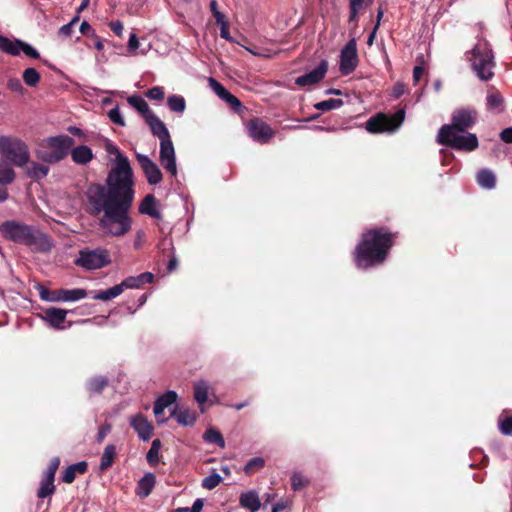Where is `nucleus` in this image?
I'll return each mask as SVG.
<instances>
[{"label": "nucleus", "instance_id": "nucleus-1", "mask_svg": "<svg viewBox=\"0 0 512 512\" xmlns=\"http://www.w3.org/2000/svg\"><path fill=\"white\" fill-rule=\"evenodd\" d=\"M106 151L115 155V166L108 173L107 187L99 183L88 185L85 191L86 211L94 217L103 214L99 219L102 231L120 237L131 230L133 222L129 215L135 195L133 170L117 146L109 143Z\"/></svg>", "mask_w": 512, "mask_h": 512}, {"label": "nucleus", "instance_id": "nucleus-2", "mask_svg": "<svg viewBox=\"0 0 512 512\" xmlns=\"http://www.w3.org/2000/svg\"><path fill=\"white\" fill-rule=\"evenodd\" d=\"M399 233L391 231L387 226L366 229L352 252L355 266L367 270L382 265L395 245Z\"/></svg>", "mask_w": 512, "mask_h": 512}, {"label": "nucleus", "instance_id": "nucleus-3", "mask_svg": "<svg viewBox=\"0 0 512 512\" xmlns=\"http://www.w3.org/2000/svg\"><path fill=\"white\" fill-rule=\"evenodd\" d=\"M1 235L14 243L27 246L33 252L46 253L52 249L53 242L49 235L38 227L15 220H8L0 225Z\"/></svg>", "mask_w": 512, "mask_h": 512}, {"label": "nucleus", "instance_id": "nucleus-4", "mask_svg": "<svg viewBox=\"0 0 512 512\" xmlns=\"http://www.w3.org/2000/svg\"><path fill=\"white\" fill-rule=\"evenodd\" d=\"M74 144V139L68 135L48 137L39 144L36 156L45 163H59L67 157Z\"/></svg>", "mask_w": 512, "mask_h": 512}, {"label": "nucleus", "instance_id": "nucleus-5", "mask_svg": "<svg viewBox=\"0 0 512 512\" xmlns=\"http://www.w3.org/2000/svg\"><path fill=\"white\" fill-rule=\"evenodd\" d=\"M471 57V68L482 81H489L494 77L495 67L494 55L490 44L487 41L476 44L469 52Z\"/></svg>", "mask_w": 512, "mask_h": 512}, {"label": "nucleus", "instance_id": "nucleus-6", "mask_svg": "<svg viewBox=\"0 0 512 512\" xmlns=\"http://www.w3.org/2000/svg\"><path fill=\"white\" fill-rule=\"evenodd\" d=\"M405 119V110L399 109L392 115L385 113H377L371 116L365 124V128L368 132L376 134L383 132H393L397 130Z\"/></svg>", "mask_w": 512, "mask_h": 512}, {"label": "nucleus", "instance_id": "nucleus-7", "mask_svg": "<svg viewBox=\"0 0 512 512\" xmlns=\"http://www.w3.org/2000/svg\"><path fill=\"white\" fill-rule=\"evenodd\" d=\"M0 153L19 167H23L29 162L28 147L19 139L2 136L0 138Z\"/></svg>", "mask_w": 512, "mask_h": 512}, {"label": "nucleus", "instance_id": "nucleus-8", "mask_svg": "<svg viewBox=\"0 0 512 512\" xmlns=\"http://www.w3.org/2000/svg\"><path fill=\"white\" fill-rule=\"evenodd\" d=\"M462 132L450 131L449 133L442 134L438 131L437 142L440 145L450 147L455 150L461 151H474L478 148V138L473 133L461 134Z\"/></svg>", "mask_w": 512, "mask_h": 512}, {"label": "nucleus", "instance_id": "nucleus-9", "mask_svg": "<svg viewBox=\"0 0 512 512\" xmlns=\"http://www.w3.org/2000/svg\"><path fill=\"white\" fill-rule=\"evenodd\" d=\"M111 262L110 254L107 249L85 248L79 251L78 258L74 261L75 265L86 270H96L109 265Z\"/></svg>", "mask_w": 512, "mask_h": 512}, {"label": "nucleus", "instance_id": "nucleus-10", "mask_svg": "<svg viewBox=\"0 0 512 512\" xmlns=\"http://www.w3.org/2000/svg\"><path fill=\"white\" fill-rule=\"evenodd\" d=\"M478 113L474 108H460L453 112L450 124H444L439 131L442 134L450 131L466 132L472 128L477 121Z\"/></svg>", "mask_w": 512, "mask_h": 512}, {"label": "nucleus", "instance_id": "nucleus-11", "mask_svg": "<svg viewBox=\"0 0 512 512\" xmlns=\"http://www.w3.org/2000/svg\"><path fill=\"white\" fill-rule=\"evenodd\" d=\"M248 135L260 144L268 143L275 135L271 126L261 118L254 117L246 123Z\"/></svg>", "mask_w": 512, "mask_h": 512}, {"label": "nucleus", "instance_id": "nucleus-12", "mask_svg": "<svg viewBox=\"0 0 512 512\" xmlns=\"http://www.w3.org/2000/svg\"><path fill=\"white\" fill-rule=\"evenodd\" d=\"M358 65V54L356 40L348 41L340 53L339 71L343 76L351 74Z\"/></svg>", "mask_w": 512, "mask_h": 512}, {"label": "nucleus", "instance_id": "nucleus-13", "mask_svg": "<svg viewBox=\"0 0 512 512\" xmlns=\"http://www.w3.org/2000/svg\"><path fill=\"white\" fill-rule=\"evenodd\" d=\"M0 49L10 55L17 56L20 51H23L25 55L33 59H39V52L26 42L21 40H11L3 35H0Z\"/></svg>", "mask_w": 512, "mask_h": 512}, {"label": "nucleus", "instance_id": "nucleus-14", "mask_svg": "<svg viewBox=\"0 0 512 512\" xmlns=\"http://www.w3.org/2000/svg\"><path fill=\"white\" fill-rule=\"evenodd\" d=\"M160 163L172 176L177 175L175 150L171 138L160 142Z\"/></svg>", "mask_w": 512, "mask_h": 512}, {"label": "nucleus", "instance_id": "nucleus-15", "mask_svg": "<svg viewBox=\"0 0 512 512\" xmlns=\"http://www.w3.org/2000/svg\"><path fill=\"white\" fill-rule=\"evenodd\" d=\"M136 159L150 185H157L162 181L163 175L160 168L148 156L137 153Z\"/></svg>", "mask_w": 512, "mask_h": 512}, {"label": "nucleus", "instance_id": "nucleus-16", "mask_svg": "<svg viewBox=\"0 0 512 512\" xmlns=\"http://www.w3.org/2000/svg\"><path fill=\"white\" fill-rule=\"evenodd\" d=\"M327 71L328 62L326 60H322L314 70L297 77L295 79V84L301 87L315 85L324 79Z\"/></svg>", "mask_w": 512, "mask_h": 512}, {"label": "nucleus", "instance_id": "nucleus-17", "mask_svg": "<svg viewBox=\"0 0 512 512\" xmlns=\"http://www.w3.org/2000/svg\"><path fill=\"white\" fill-rule=\"evenodd\" d=\"M209 86L211 89L216 93V95L224 100L226 103H228L232 110L235 112H240L244 106L242 105L241 101L231 94L220 82H218L216 79L210 77L209 78Z\"/></svg>", "mask_w": 512, "mask_h": 512}, {"label": "nucleus", "instance_id": "nucleus-18", "mask_svg": "<svg viewBox=\"0 0 512 512\" xmlns=\"http://www.w3.org/2000/svg\"><path fill=\"white\" fill-rule=\"evenodd\" d=\"M130 425L134 428L139 438L147 441L152 437L153 425L143 414H137L130 418Z\"/></svg>", "mask_w": 512, "mask_h": 512}, {"label": "nucleus", "instance_id": "nucleus-19", "mask_svg": "<svg viewBox=\"0 0 512 512\" xmlns=\"http://www.w3.org/2000/svg\"><path fill=\"white\" fill-rule=\"evenodd\" d=\"M486 108L488 111H492L497 114L502 113L504 111V97L494 85H489L487 87Z\"/></svg>", "mask_w": 512, "mask_h": 512}, {"label": "nucleus", "instance_id": "nucleus-20", "mask_svg": "<svg viewBox=\"0 0 512 512\" xmlns=\"http://www.w3.org/2000/svg\"><path fill=\"white\" fill-rule=\"evenodd\" d=\"M68 311L51 307L43 310L42 318L54 329H63Z\"/></svg>", "mask_w": 512, "mask_h": 512}, {"label": "nucleus", "instance_id": "nucleus-21", "mask_svg": "<svg viewBox=\"0 0 512 512\" xmlns=\"http://www.w3.org/2000/svg\"><path fill=\"white\" fill-rule=\"evenodd\" d=\"M177 393L175 391L169 390L165 392L163 395L157 398L154 403L153 412L158 419V422H165L166 419H160V415L163 414L164 409L171 406L177 400Z\"/></svg>", "mask_w": 512, "mask_h": 512}, {"label": "nucleus", "instance_id": "nucleus-22", "mask_svg": "<svg viewBox=\"0 0 512 512\" xmlns=\"http://www.w3.org/2000/svg\"><path fill=\"white\" fill-rule=\"evenodd\" d=\"M145 121L152 134L158 137L160 142L171 138L165 124L154 113L147 115Z\"/></svg>", "mask_w": 512, "mask_h": 512}, {"label": "nucleus", "instance_id": "nucleus-23", "mask_svg": "<svg viewBox=\"0 0 512 512\" xmlns=\"http://www.w3.org/2000/svg\"><path fill=\"white\" fill-rule=\"evenodd\" d=\"M87 296V291L82 288L59 289L53 291L52 301H77Z\"/></svg>", "mask_w": 512, "mask_h": 512}, {"label": "nucleus", "instance_id": "nucleus-24", "mask_svg": "<svg viewBox=\"0 0 512 512\" xmlns=\"http://www.w3.org/2000/svg\"><path fill=\"white\" fill-rule=\"evenodd\" d=\"M69 154L71 155L72 161L77 165H86L94 158L92 149L86 145L72 147Z\"/></svg>", "mask_w": 512, "mask_h": 512}, {"label": "nucleus", "instance_id": "nucleus-25", "mask_svg": "<svg viewBox=\"0 0 512 512\" xmlns=\"http://www.w3.org/2000/svg\"><path fill=\"white\" fill-rule=\"evenodd\" d=\"M154 275L151 272H144L137 276H130L125 278L120 284L123 291L125 289H139L146 283H152Z\"/></svg>", "mask_w": 512, "mask_h": 512}, {"label": "nucleus", "instance_id": "nucleus-26", "mask_svg": "<svg viewBox=\"0 0 512 512\" xmlns=\"http://www.w3.org/2000/svg\"><path fill=\"white\" fill-rule=\"evenodd\" d=\"M138 211L140 214L148 215L152 218L160 219L161 213L157 209V199L153 194H147L141 201Z\"/></svg>", "mask_w": 512, "mask_h": 512}, {"label": "nucleus", "instance_id": "nucleus-27", "mask_svg": "<svg viewBox=\"0 0 512 512\" xmlns=\"http://www.w3.org/2000/svg\"><path fill=\"white\" fill-rule=\"evenodd\" d=\"M170 416L175 418L178 424L182 426H193L197 420L195 412L188 408H178L177 406L171 411Z\"/></svg>", "mask_w": 512, "mask_h": 512}, {"label": "nucleus", "instance_id": "nucleus-28", "mask_svg": "<svg viewBox=\"0 0 512 512\" xmlns=\"http://www.w3.org/2000/svg\"><path fill=\"white\" fill-rule=\"evenodd\" d=\"M88 470V464L86 461H80L78 463L68 466L62 475V481L71 484L76 478V474H85Z\"/></svg>", "mask_w": 512, "mask_h": 512}, {"label": "nucleus", "instance_id": "nucleus-29", "mask_svg": "<svg viewBox=\"0 0 512 512\" xmlns=\"http://www.w3.org/2000/svg\"><path fill=\"white\" fill-rule=\"evenodd\" d=\"M156 478L152 473L145 474L138 482L136 488V494L140 498H146L149 496L155 486Z\"/></svg>", "mask_w": 512, "mask_h": 512}, {"label": "nucleus", "instance_id": "nucleus-30", "mask_svg": "<svg viewBox=\"0 0 512 512\" xmlns=\"http://www.w3.org/2000/svg\"><path fill=\"white\" fill-rule=\"evenodd\" d=\"M109 386L106 376H95L87 380L86 389L90 395H100Z\"/></svg>", "mask_w": 512, "mask_h": 512}, {"label": "nucleus", "instance_id": "nucleus-31", "mask_svg": "<svg viewBox=\"0 0 512 512\" xmlns=\"http://www.w3.org/2000/svg\"><path fill=\"white\" fill-rule=\"evenodd\" d=\"M240 505L250 510L251 512H256L259 510L261 503L256 491H248L242 493L239 498Z\"/></svg>", "mask_w": 512, "mask_h": 512}, {"label": "nucleus", "instance_id": "nucleus-32", "mask_svg": "<svg viewBox=\"0 0 512 512\" xmlns=\"http://www.w3.org/2000/svg\"><path fill=\"white\" fill-rule=\"evenodd\" d=\"M477 183L485 189H493L496 186V177L489 169H481L478 171Z\"/></svg>", "mask_w": 512, "mask_h": 512}, {"label": "nucleus", "instance_id": "nucleus-33", "mask_svg": "<svg viewBox=\"0 0 512 512\" xmlns=\"http://www.w3.org/2000/svg\"><path fill=\"white\" fill-rule=\"evenodd\" d=\"M116 457V447L113 444H109L105 447L103 454L101 456L100 461V470L106 471L109 469L115 460Z\"/></svg>", "mask_w": 512, "mask_h": 512}, {"label": "nucleus", "instance_id": "nucleus-34", "mask_svg": "<svg viewBox=\"0 0 512 512\" xmlns=\"http://www.w3.org/2000/svg\"><path fill=\"white\" fill-rule=\"evenodd\" d=\"M54 478L43 476L40 487L37 491V496L41 499H44L48 496H51L55 493L56 487L54 485Z\"/></svg>", "mask_w": 512, "mask_h": 512}, {"label": "nucleus", "instance_id": "nucleus-35", "mask_svg": "<svg viewBox=\"0 0 512 512\" xmlns=\"http://www.w3.org/2000/svg\"><path fill=\"white\" fill-rule=\"evenodd\" d=\"M194 398L199 404L200 410L204 412V404L208 399V386L205 382L201 381L194 386Z\"/></svg>", "mask_w": 512, "mask_h": 512}, {"label": "nucleus", "instance_id": "nucleus-36", "mask_svg": "<svg viewBox=\"0 0 512 512\" xmlns=\"http://www.w3.org/2000/svg\"><path fill=\"white\" fill-rule=\"evenodd\" d=\"M127 101L132 107H134L139 113L143 115L144 119H146L147 115L153 114L150 111L147 102L141 96L132 95L128 97Z\"/></svg>", "mask_w": 512, "mask_h": 512}, {"label": "nucleus", "instance_id": "nucleus-37", "mask_svg": "<svg viewBox=\"0 0 512 512\" xmlns=\"http://www.w3.org/2000/svg\"><path fill=\"white\" fill-rule=\"evenodd\" d=\"M203 439L206 442L215 444L221 448L225 447V440H224L222 434L220 433V431H218L217 429H215L213 427L208 428L204 432Z\"/></svg>", "mask_w": 512, "mask_h": 512}, {"label": "nucleus", "instance_id": "nucleus-38", "mask_svg": "<svg viewBox=\"0 0 512 512\" xmlns=\"http://www.w3.org/2000/svg\"><path fill=\"white\" fill-rule=\"evenodd\" d=\"M122 293H123L122 286H121V284H118V285H115L107 290H102V291L97 292L93 296V299L101 300V301H108V300H111V299L119 296Z\"/></svg>", "mask_w": 512, "mask_h": 512}, {"label": "nucleus", "instance_id": "nucleus-39", "mask_svg": "<svg viewBox=\"0 0 512 512\" xmlns=\"http://www.w3.org/2000/svg\"><path fill=\"white\" fill-rule=\"evenodd\" d=\"M48 172V166L36 162H31V165L27 170L28 176L34 180H39L41 178L46 177Z\"/></svg>", "mask_w": 512, "mask_h": 512}, {"label": "nucleus", "instance_id": "nucleus-40", "mask_svg": "<svg viewBox=\"0 0 512 512\" xmlns=\"http://www.w3.org/2000/svg\"><path fill=\"white\" fill-rule=\"evenodd\" d=\"M265 466V459L262 457L251 458L244 466V473L248 476L255 474Z\"/></svg>", "mask_w": 512, "mask_h": 512}, {"label": "nucleus", "instance_id": "nucleus-41", "mask_svg": "<svg viewBox=\"0 0 512 512\" xmlns=\"http://www.w3.org/2000/svg\"><path fill=\"white\" fill-rule=\"evenodd\" d=\"M24 83L29 87H36L41 79L39 72L35 68H27L22 75Z\"/></svg>", "mask_w": 512, "mask_h": 512}, {"label": "nucleus", "instance_id": "nucleus-42", "mask_svg": "<svg viewBox=\"0 0 512 512\" xmlns=\"http://www.w3.org/2000/svg\"><path fill=\"white\" fill-rule=\"evenodd\" d=\"M168 107L171 111L182 113L186 108L185 99L179 95L169 96L167 99Z\"/></svg>", "mask_w": 512, "mask_h": 512}, {"label": "nucleus", "instance_id": "nucleus-43", "mask_svg": "<svg viewBox=\"0 0 512 512\" xmlns=\"http://www.w3.org/2000/svg\"><path fill=\"white\" fill-rule=\"evenodd\" d=\"M344 104L343 100L330 98L321 102H318L314 105L315 109L320 111H330L336 108L341 107Z\"/></svg>", "mask_w": 512, "mask_h": 512}, {"label": "nucleus", "instance_id": "nucleus-44", "mask_svg": "<svg viewBox=\"0 0 512 512\" xmlns=\"http://www.w3.org/2000/svg\"><path fill=\"white\" fill-rule=\"evenodd\" d=\"M291 488L294 491H300L309 485L310 481L300 472H294L291 476Z\"/></svg>", "mask_w": 512, "mask_h": 512}, {"label": "nucleus", "instance_id": "nucleus-45", "mask_svg": "<svg viewBox=\"0 0 512 512\" xmlns=\"http://www.w3.org/2000/svg\"><path fill=\"white\" fill-rule=\"evenodd\" d=\"M221 481L222 477L218 473L214 472L203 479L202 486L205 489L212 490L217 487Z\"/></svg>", "mask_w": 512, "mask_h": 512}, {"label": "nucleus", "instance_id": "nucleus-46", "mask_svg": "<svg viewBox=\"0 0 512 512\" xmlns=\"http://www.w3.org/2000/svg\"><path fill=\"white\" fill-rule=\"evenodd\" d=\"M365 0H349V22H356L358 13L363 6Z\"/></svg>", "mask_w": 512, "mask_h": 512}, {"label": "nucleus", "instance_id": "nucleus-47", "mask_svg": "<svg viewBox=\"0 0 512 512\" xmlns=\"http://www.w3.org/2000/svg\"><path fill=\"white\" fill-rule=\"evenodd\" d=\"M15 179V172L11 167L1 166L0 167V183L10 184Z\"/></svg>", "mask_w": 512, "mask_h": 512}, {"label": "nucleus", "instance_id": "nucleus-48", "mask_svg": "<svg viewBox=\"0 0 512 512\" xmlns=\"http://www.w3.org/2000/svg\"><path fill=\"white\" fill-rule=\"evenodd\" d=\"M499 430L504 435L512 434V415L499 420Z\"/></svg>", "mask_w": 512, "mask_h": 512}, {"label": "nucleus", "instance_id": "nucleus-49", "mask_svg": "<svg viewBox=\"0 0 512 512\" xmlns=\"http://www.w3.org/2000/svg\"><path fill=\"white\" fill-rule=\"evenodd\" d=\"M60 465V458L54 457L50 460L47 470L44 473V476L51 477L55 479L56 472Z\"/></svg>", "mask_w": 512, "mask_h": 512}, {"label": "nucleus", "instance_id": "nucleus-50", "mask_svg": "<svg viewBox=\"0 0 512 512\" xmlns=\"http://www.w3.org/2000/svg\"><path fill=\"white\" fill-rule=\"evenodd\" d=\"M146 96L151 100H163L164 99V89L160 86H155L149 89L146 93Z\"/></svg>", "mask_w": 512, "mask_h": 512}, {"label": "nucleus", "instance_id": "nucleus-51", "mask_svg": "<svg viewBox=\"0 0 512 512\" xmlns=\"http://www.w3.org/2000/svg\"><path fill=\"white\" fill-rule=\"evenodd\" d=\"M108 116L113 123H115L119 126H122V127L125 126V121H124L123 117L121 116V113H120V110L118 107L111 109L108 113Z\"/></svg>", "mask_w": 512, "mask_h": 512}, {"label": "nucleus", "instance_id": "nucleus-52", "mask_svg": "<svg viewBox=\"0 0 512 512\" xmlns=\"http://www.w3.org/2000/svg\"><path fill=\"white\" fill-rule=\"evenodd\" d=\"M112 425L108 422H105L100 426L99 431L96 436V440L101 443L105 437L111 432Z\"/></svg>", "mask_w": 512, "mask_h": 512}, {"label": "nucleus", "instance_id": "nucleus-53", "mask_svg": "<svg viewBox=\"0 0 512 512\" xmlns=\"http://www.w3.org/2000/svg\"><path fill=\"white\" fill-rule=\"evenodd\" d=\"M7 87L12 92L23 93V86L18 78H10L7 82Z\"/></svg>", "mask_w": 512, "mask_h": 512}, {"label": "nucleus", "instance_id": "nucleus-54", "mask_svg": "<svg viewBox=\"0 0 512 512\" xmlns=\"http://www.w3.org/2000/svg\"><path fill=\"white\" fill-rule=\"evenodd\" d=\"M146 459H147V462L151 466L157 465L158 462H159V451L153 450V449H149V451H148V453L146 455Z\"/></svg>", "mask_w": 512, "mask_h": 512}, {"label": "nucleus", "instance_id": "nucleus-55", "mask_svg": "<svg viewBox=\"0 0 512 512\" xmlns=\"http://www.w3.org/2000/svg\"><path fill=\"white\" fill-rule=\"evenodd\" d=\"M292 502L289 500H280L272 507V512H281L291 506Z\"/></svg>", "mask_w": 512, "mask_h": 512}, {"label": "nucleus", "instance_id": "nucleus-56", "mask_svg": "<svg viewBox=\"0 0 512 512\" xmlns=\"http://www.w3.org/2000/svg\"><path fill=\"white\" fill-rule=\"evenodd\" d=\"M73 28L72 24L67 23L59 29L58 35L64 38L70 37L72 35Z\"/></svg>", "mask_w": 512, "mask_h": 512}, {"label": "nucleus", "instance_id": "nucleus-57", "mask_svg": "<svg viewBox=\"0 0 512 512\" xmlns=\"http://www.w3.org/2000/svg\"><path fill=\"white\" fill-rule=\"evenodd\" d=\"M79 30H80L81 34H83L85 36H89V35L95 36L92 26L86 21H83L81 23Z\"/></svg>", "mask_w": 512, "mask_h": 512}, {"label": "nucleus", "instance_id": "nucleus-58", "mask_svg": "<svg viewBox=\"0 0 512 512\" xmlns=\"http://www.w3.org/2000/svg\"><path fill=\"white\" fill-rule=\"evenodd\" d=\"M500 139L505 143H512V127L502 130L500 133Z\"/></svg>", "mask_w": 512, "mask_h": 512}, {"label": "nucleus", "instance_id": "nucleus-59", "mask_svg": "<svg viewBox=\"0 0 512 512\" xmlns=\"http://www.w3.org/2000/svg\"><path fill=\"white\" fill-rule=\"evenodd\" d=\"M220 36H221V38H223L227 41H232V38H231L230 32H229V23L228 22L222 23V25H220Z\"/></svg>", "mask_w": 512, "mask_h": 512}, {"label": "nucleus", "instance_id": "nucleus-60", "mask_svg": "<svg viewBox=\"0 0 512 512\" xmlns=\"http://www.w3.org/2000/svg\"><path fill=\"white\" fill-rule=\"evenodd\" d=\"M139 47V40L136 36V34L132 33L129 37L128 41V50L133 52Z\"/></svg>", "mask_w": 512, "mask_h": 512}, {"label": "nucleus", "instance_id": "nucleus-61", "mask_svg": "<svg viewBox=\"0 0 512 512\" xmlns=\"http://www.w3.org/2000/svg\"><path fill=\"white\" fill-rule=\"evenodd\" d=\"M109 26H110L111 30L117 36H121L122 35L123 29H124L122 22H120V21L110 22Z\"/></svg>", "mask_w": 512, "mask_h": 512}, {"label": "nucleus", "instance_id": "nucleus-62", "mask_svg": "<svg viewBox=\"0 0 512 512\" xmlns=\"http://www.w3.org/2000/svg\"><path fill=\"white\" fill-rule=\"evenodd\" d=\"M424 68L422 66H415L413 69V81L415 84H417L422 76L424 75Z\"/></svg>", "mask_w": 512, "mask_h": 512}, {"label": "nucleus", "instance_id": "nucleus-63", "mask_svg": "<svg viewBox=\"0 0 512 512\" xmlns=\"http://www.w3.org/2000/svg\"><path fill=\"white\" fill-rule=\"evenodd\" d=\"M405 92V85L402 83H397L393 88V96L396 98L401 97Z\"/></svg>", "mask_w": 512, "mask_h": 512}, {"label": "nucleus", "instance_id": "nucleus-64", "mask_svg": "<svg viewBox=\"0 0 512 512\" xmlns=\"http://www.w3.org/2000/svg\"><path fill=\"white\" fill-rule=\"evenodd\" d=\"M203 500L198 498L194 501L191 509H189V512H201L203 508Z\"/></svg>", "mask_w": 512, "mask_h": 512}]
</instances>
